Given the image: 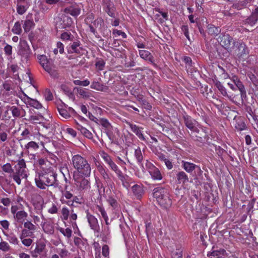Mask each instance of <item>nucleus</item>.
Returning a JSON list of instances; mask_svg holds the SVG:
<instances>
[{
	"label": "nucleus",
	"instance_id": "18",
	"mask_svg": "<svg viewBox=\"0 0 258 258\" xmlns=\"http://www.w3.org/2000/svg\"><path fill=\"white\" fill-rule=\"evenodd\" d=\"M33 126L31 125L25 124V128L21 132V136L22 140H31L33 136Z\"/></svg>",
	"mask_w": 258,
	"mask_h": 258
},
{
	"label": "nucleus",
	"instance_id": "37",
	"mask_svg": "<svg viewBox=\"0 0 258 258\" xmlns=\"http://www.w3.org/2000/svg\"><path fill=\"white\" fill-rule=\"evenodd\" d=\"M5 235L7 237V240L11 244L15 245H18L19 241L16 235L13 233H11L10 234H6Z\"/></svg>",
	"mask_w": 258,
	"mask_h": 258
},
{
	"label": "nucleus",
	"instance_id": "15",
	"mask_svg": "<svg viewBox=\"0 0 258 258\" xmlns=\"http://www.w3.org/2000/svg\"><path fill=\"white\" fill-rule=\"evenodd\" d=\"M61 202L62 204H66L71 208L75 207L76 206L75 204H82L83 203V199L80 196H74L72 200H64L63 199L61 200Z\"/></svg>",
	"mask_w": 258,
	"mask_h": 258
},
{
	"label": "nucleus",
	"instance_id": "49",
	"mask_svg": "<svg viewBox=\"0 0 258 258\" xmlns=\"http://www.w3.org/2000/svg\"><path fill=\"white\" fill-rule=\"evenodd\" d=\"M97 123L101 125L104 127L106 128H109L110 126V124L108 120L104 118L97 119Z\"/></svg>",
	"mask_w": 258,
	"mask_h": 258
},
{
	"label": "nucleus",
	"instance_id": "41",
	"mask_svg": "<svg viewBox=\"0 0 258 258\" xmlns=\"http://www.w3.org/2000/svg\"><path fill=\"white\" fill-rule=\"evenodd\" d=\"M12 31L15 34L20 35L21 34L22 29L21 28V23L20 21H17L15 22L12 29Z\"/></svg>",
	"mask_w": 258,
	"mask_h": 258
},
{
	"label": "nucleus",
	"instance_id": "29",
	"mask_svg": "<svg viewBox=\"0 0 258 258\" xmlns=\"http://www.w3.org/2000/svg\"><path fill=\"white\" fill-rule=\"evenodd\" d=\"M139 54L141 57L151 62H153L154 58L151 53L146 50H139Z\"/></svg>",
	"mask_w": 258,
	"mask_h": 258
},
{
	"label": "nucleus",
	"instance_id": "34",
	"mask_svg": "<svg viewBox=\"0 0 258 258\" xmlns=\"http://www.w3.org/2000/svg\"><path fill=\"white\" fill-rule=\"evenodd\" d=\"M76 128L78 131H79L81 132V133L86 138H88V139H91L92 138V133L89 130H88L85 127H83L81 125L77 124L76 126Z\"/></svg>",
	"mask_w": 258,
	"mask_h": 258
},
{
	"label": "nucleus",
	"instance_id": "42",
	"mask_svg": "<svg viewBox=\"0 0 258 258\" xmlns=\"http://www.w3.org/2000/svg\"><path fill=\"white\" fill-rule=\"evenodd\" d=\"M67 189L68 186L66 185L64 187V190L61 191L62 197L61 198L60 200L61 199L65 200L64 198H66V199L68 200H72L73 197V195L70 191L67 190Z\"/></svg>",
	"mask_w": 258,
	"mask_h": 258
},
{
	"label": "nucleus",
	"instance_id": "50",
	"mask_svg": "<svg viewBox=\"0 0 258 258\" xmlns=\"http://www.w3.org/2000/svg\"><path fill=\"white\" fill-rule=\"evenodd\" d=\"M43 118L42 115H30L28 119L33 123H40V120Z\"/></svg>",
	"mask_w": 258,
	"mask_h": 258
},
{
	"label": "nucleus",
	"instance_id": "17",
	"mask_svg": "<svg viewBox=\"0 0 258 258\" xmlns=\"http://www.w3.org/2000/svg\"><path fill=\"white\" fill-rule=\"evenodd\" d=\"M258 21V7L252 12L251 15L245 20V24L251 26L254 25Z\"/></svg>",
	"mask_w": 258,
	"mask_h": 258
},
{
	"label": "nucleus",
	"instance_id": "6",
	"mask_svg": "<svg viewBox=\"0 0 258 258\" xmlns=\"http://www.w3.org/2000/svg\"><path fill=\"white\" fill-rule=\"evenodd\" d=\"M229 52L239 58L246 55L248 53V49L245 44L238 41H233V45Z\"/></svg>",
	"mask_w": 258,
	"mask_h": 258
},
{
	"label": "nucleus",
	"instance_id": "23",
	"mask_svg": "<svg viewBox=\"0 0 258 258\" xmlns=\"http://www.w3.org/2000/svg\"><path fill=\"white\" fill-rule=\"evenodd\" d=\"M97 169L101 174L102 177L104 180L105 182L107 184H110L111 178L108 174V170L105 169L103 166H99L97 167Z\"/></svg>",
	"mask_w": 258,
	"mask_h": 258
},
{
	"label": "nucleus",
	"instance_id": "31",
	"mask_svg": "<svg viewBox=\"0 0 258 258\" xmlns=\"http://www.w3.org/2000/svg\"><path fill=\"white\" fill-rule=\"evenodd\" d=\"M152 178L154 180H160L162 179V175L160 170L156 167L149 172Z\"/></svg>",
	"mask_w": 258,
	"mask_h": 258
},
{
	"label": "nucleus",
	"instance_id": "51",
	"mask_svg": "<svg viewBox=\"0 0 258 258\" xmlns=\"http://www.w3.org/2000/svg\"><path fill=\"white\" fill-rule=\"evenodd\" d=\"M215 86L223 96H226L227 95L226 89L219 81H217L215 83Z\"/></svg>",
	"mask_w": 258,
	"mask_h": 258
},
{
	"label": "nucleus",
	"instance_id": "35",
	"mask_svg": "<svg viewBox=\"0 0 258 258\" xmlns=\"http://www.w3.org/2000/svg\"><path fill=\"white\" fill-rule=\"evenodd\" d=\"M117 176L121 180L123 186L127 188L130 186V184L128 181L129 177L126 175L123 174L122 171L117 174Z\"/></svg>",
	"mask_w": 258,
	"mask_h": 258
},
{
	"label": "nucleus",
	"instance_id": "12",
	"mask_svg": "<svg viewBox=\"0 0 258 258\" xmlns=\"http://www.w3.org/2000/svg\"><path fill=\"white\" fill-rule=\"evenodd\" d=\"M86 218L91 229L95 231L98 232L99 225L97 219L88 211L86 212Z\"/></svg>",
	"mask_w": 258,
	"mask_h": 258
},
{
	"label": "nucleus",
	"instance_id": "44",
	"mask_svg": "<svg viewBox=\"0 0 258 258\" xmlns=\"http://www.w3.org/2000/svg\"><path fill=\"white\" fill-rule=\"evenodd\" d=\"M100 155L101 158L103 159L104 162L108 165L112 162L113 161L111 158V157L104 151H101L100 153Z\"/></svg>",
	"mask_w": 258,
	"mask_h": 258
},
{
	"label": "nucleus",
	"instance_id": "63",
	"mask_svg": "<svg viewBox=\"0 0 258 258\" xmlns=\"http://www.w3.org/2000/svg\"><path fill=\"white\" fill-rule=\"evenodd\" d=\"M172 258H182V250L180 248L176 249L173 251Z\"/></svg>",
	"mask_w": 258,
	"mask_h": 258
},
{
	"label": "nucleus",
	"instance_id": "57",
	"mask_svg": "<svg viewBox=\"0 0 258 258\" xmlns=\"http://www.w3.org/2000/svg\"><path fill=\"white\" fill-rule=\"evenodd\" d=\"M73 83L76 85L82 86L84 87L88 86L90 84V81L87 79L84 81L76 80L73 81Z\"/></svg>",
	"mask_w": 258,
	"mask_h": 258
},
{
	"label": "nucleus",
	"instance_id": "47",
	"mask_svg": "<svg viewBox=\"0 0 258 258\" xmlns=\"http://www.w3.org/2000/svg\"><path fill=\"white\" fill-rule=\"evenodd\" d=\"M60 38L63 41H72L73 40L74 36L70 32H65L61 34Z\"/></svg>",
	"mask_w": 258,
	"mask_h": 258
},
{
	"label": "nucleus",
	"instance_id": "58",
	"mask_svg": "<svg viewBox=\"0 0 258 258\" xmlns=\"http://www.w3.org/2000/svg\"><path fill=\"white\" fill-rule=\"evenodd\" d=\"M58 110L60 115L64 118L67 119L70 117L69 112L66 109L63 108H58Z\"/></svg>",
	"mask_w": 258,
	"mask_h": 258
},
{
	"label": "nucleus",
	"instance_id": "30",
	"mask_svg": "<svg viewBox=\"0 0 258 258\" xmlns=\"http://www.w3.org/2000/svg\"><path fill=\"white\" fill-rule=\"evenodd\" d=\"M80 43L79 42H74L72 44H70L68 47V52L69 53H79L80 48L79 47Z\"/></svg>",
	"mask_w": 258,
	"mask_h": 258
},
{
	"label": "nucleus",
	"instance_id": "4",
	"mask_svg": "<svg viewBox=\"0 0 258 258\" xmlns=\"http://www.w3.org/2000/svg\"><path fill=\"white\" fill-rule=\"evenodd\" d=\"M13 174L11 176L14 180L18 184L21 183V180L26 178L28 176V170L25 161L23 159H19L14 166Z\"/></svg>",
	"mask_w": 258,
	"mask_h": 258
},
{
	"label": "nucleus",
	"instance_id": "26",
	"mask_svg": "<svg viewBox=\"0 0 258 258\" xmlns=\"http://www.w3.org/2000/svg\"><path fill=\"white\" fill-rule=\"evenodd\" d=\"M176 178L179 184H185L189 181V178L187 174L181 171L176 174Z\"/></svg>",
	"mask_w": 258,
	"mask_h": 258
},
{
	"label": "nucleus",
	"instance_id": "53",
	"mask_svg": "<svg viewBox=\"0 0 258 258\" xmlns=\"http://www.w3.org/2000/svg\"><path fill=\"white\" fill-rule=\"evenodd\" d=\"M2 168L3 171L6 173L11 174L13 173L14 171V169H13L11 164L9 163L4 164L2 167Z\"/></svg>",
	"mask_w": 258,
	"mask_h": 258
},
{
	"label": "nucleus",
	"instance_id": "46",
	"mask_svg": "<svg viewBox=\"0 0 258 258\" xmlns=\"http://www.w3.org/2000/svg\"><path fill=\"white\" fill-rule=\"evenodd\" d=\"M35 209L36 210V213L40 216L41 218L44 221H48L44 216L42 213V205H35Z\"/></svg>",
	"mask_w": 258,
	"mask_h": 258
},
{
	"label": "nucleus",
	"instance_id": "20",
	"mask_svg": "<svg viewBox=\"0 0 258 258\" xmlns=\"http://www.w3.org/2000/svg\"><path fill=\"white\" fill-rule=\"evenodd\" d=\"M208 257H217L218 258H226L228 256V253L224 249H220L219 250H212L208 252L207 253Z\"/></svg>",
	"mask_w": 258,
	"mask_h": 258
},
{
	"label": "nucleus",
	"instance_id": "61",
	"mask_svg": "<svg viewBox=\"0 0 258 258\" xmlns=\"http://www.w3.org/2000/svg\"><path fill=\"white\" fill-rule=\"evenodd\" d=\"M108 166L116 173V175L121 172L117 165L113 161L111 162L110 164L108 165Z\"/></svg>",
	"mask_w": 258,
	"mask_h": 258
},
{
	"label": "nucleus",
	"instance_id": "32",
	"mask_svg": "<svg viewBox=\"0 0 258 258\" xmlns=\"http://www.w3.org/2000/svg\"><path fill=\"white\" fill-rule=\"evenodd\" d=\"M208 34L214 36L218 35L221 32V29L219 27H215L212 24H209L207 26Z\"/></svg>",
	"mask_w": 258,
	"mask_h": 258
},
{
	"label": "nucleus",
	"instance_id": "10",
	"mask_svg": "<svg viewBox=\"0 0 258 258\" xmlns=\"http://www.w3.org/2000/svg\"><path fill=\"white\" fill-rule=\"evenodd\" d=\"M218 41L220 42V44L226 48L228 51L231 50L232 46H231V43L233 41L232 37H231L229 34H222L220 35L218 39Z\"/></svg>",
	"mask_w": 258,
	"mask_h": 258
},
{
	"label": "nucleus",
	"instance_id": "3",
	"mask_svg": "<svg viewBox=\"0 0 258 258\" xmlns=\"http://www.w3.org/2000/svg\"><path fill=\"white\" fill-rule=\"evenodd\" d=\"M153 197L163 208L168 209L171 207L172 201L167 189L162 187L155 188L153 190Z\"/></svg>",
	"mask_w": 258,
	"mask_h": 258
},
{
	"label": "nucleus",
	"instance_id": "11",
	"mask_svg": "<svg viewBox=\"0 0 258 258\" xmlns=\"http://www.w3.org/2000/svg\"><path fill=\"white\" fill-rule=\"evenodd\" d=\"M183 119L184 123L188 128L194 133H199V130L197 128L198 122L195 119L187 115H184Z\"/></svg>",
	"mask_w": 258,
	"mask_h": 258
},
{
	"label": "nucleus",
	"instance_id": "25",
	"mask_svg": "<svg viewBox=\"0 0 258 258\" xmlns=\"http://www.w3.org/2000/svg\"><path fill=\"white\" fill-rule=\"evenodd\" d=\"M45 249V244L40 243L37 245L35 249L31 252V255L34 258H37Z\"/></svg>",
	"mask_w": 258,
	"mask_h": 258
},
{
	"label": "nucleus",
	"instance_id": "45",
	"mask_svg": "<svg viewBox=\"0 0 258 258\" xmlns=\"http://www.w3.org/2000/svg\"><path fill=\"white\" fill-rule=\"evenodd\" d=\"M59 52L60 54H62L64 52V45L60 41H58L56 43V48H55L53 49V53L55 54H57L58 52Z\"/></svg>",
	"mask_w": 258,
	"mask_h": 258
},
{
	"label": "nucleus",
	"instance_id": "48",
	"mask_svg": "<svg viewBox=\"0 0 258 258\" xmlns=\"http://www.w3.org/2000/svg\"><path fill=\"white\" fill-rule=\"evenodd\" d=\"M0 250L4 252H8L11 250V246L7 242L2 241L0 242Z\"/></svg>",
	"mask_w": 258,
	"mask_h": 258
},
{
	"label": "nucleus",
	"instance_id": "8",
	"mask_svg": "<svg viewBox=\"0 0 258 258\" xmlns=\"http://www.w3.org/2000/svg\"><path fill=\"white\" fill-rule=\"evenodd\" d=\"M181 167L186 172L191 174L194 172L196 174L201 175L203 172L199 165L188 161H182Z\"/></svg>",
	"mask_w": 258,
	"mask_h": 258
},
{
	"label": "nucleus",
	"instance_id": "64",
	"mask_svg": "<svg viewBox=\"0 0 258 258\" xmlns=\"http://www.w3.org/2000/svg\"><path fill=\"white\" fill-rule=\"evenodd\" d=\"M107 202L114 209H116L118 207V203L117 201L112 197H109Z\"/></svg>",
	"mask_w": 258,
	"mask_h": 258
},
{
	"label": "nucleus",
	"instance_id": "27",
	"mask_svg": "<svg viewBox=\"0 0 258 258\" xmlns=\"http://www.w3.org/2000/svg\"><path fill=\"white\" fill-rule=\"evenodd\" d=\"M135 156L137 160L139 165L141 166L142 170L144 171L145 169L142 163L143 160V156L140 148L138 147L135 151Z\"/></svg>",
	"mask_w": 258,
	"mask_h": 258
},
{
	"label": "nucleus",
	"instance_id": "22",
	"mask_svg": "<svg viewBox=\"0 0 258 258\" xmlns=\"http://www.w3.org/2000/svg\"><path fill=\"white\" fill-rule=\"evenodd\" d=\"M92 89L99 91L106 92L108 90V87L103 84L100 83L98 81H93L90 86Z\"/></svg>",
	"mask_w": 258,
	"mask_h": 258
},
{
	"label": "nucleus",
	"instance_id": "21",
	"mask_svg": "<svg viewBox=\"0 0 258 258\" xmlns=\"http://www.w3.org/2000/svg\"><path fill=\"white\" fill-rule=\"evenodd\" d=\"M10 110L14 117H23L26 115L25 110L22 107L13 106L10 108Z\"/></svg>",
	"mask_w": 258,
	"mask_h": 258
},
{
	"label": "nucleus",
	"instance_id": "2",
	"mask_svg": "<svg viewBox=\"0 0 258 258\" xmlns=\"http://www.w3.org/2000/svg\"><path fill=\"white\" fill-rule=\"evenodd\" d=\"M71 164L78 173L89 177L91 173V168L88 161L79 154L72 156Z\"/></svg>",
	"mask_w": 258,
	"mask_h": 258
},
{
	"label": "nucleus",
	"instance_id": "54",
	"mask_svg": "<svg viewBox=\"0 0 258 258\" xmlns=\"http://www.w3.org/2000/svg\"><path fill=\"white\" fill-rule=\"evenodd\" d=\"M78 94L83 98H87L90 97V93L84 88H77Z\"/></svg>",
	"mask_w": 258,
	"mask_h": 258
},
{
	"label": "nucleus",
	"instance_id": "39",
	"mask_svg": "<svg viewBox=\"0 0 258 258\" xmlns=\"http://www.w3.org/2000/svg\"><path fill=\"white\" fill-rule=\"evenodd\" d=\"M57 230H58L64 236L67 237L68 238H70L72 235V230L71 229L69 228H67L64 229L60 227H58L57 228Z\"/></svg>",
	"mask_w": 258,
	"mask_h": 258
},
{
	"label": "nucleus",
	"instance_id": "33",
	"mask_svg": "<svg viewBox=\"0 0 258 258\" xmlns=\"http://www.w3.org/2000/svg\"><path fill=\"white\" fill-rule=\"evenodd\" d=\"M39 148L38 143L34 141H30L25 145V149H26L28 152L30 151H35L37 150Z\"/></svg>",
	"mask_w": 258,
	"mask_h": 258
},
{
	"label": "nucleus",
	"instance_id": "40",
	"mask_svg": "<svg viewBox=\"0 0 258 258\" xmlns=\"http://www.w3.org/2000/svg\"><path fill=\"white\" fill-rule=\"evenodd\" d=\"M29 4L17 5V12L20 15H23L27 10Z\"/></svg>",
	"mask_w": 258,
	"mask_h": 258
},
{
	"label": "nucleus",
	"instance_id": "1",
	"mask_svg": "<svg viewBox=\"0 0 258 258\" xmlns=\"http://www.w3.org/2000/svg\"><path fill=\"white\" fill-rule=\"evenodd\" d=\"M57 174L52 166L47 168L43 167L42 170L36 173L35 181L36 186L42 189H45L46 186L54 185L57 181Z\"/></svg>",
	"mask_w": 258,
	"mask_h": 258
},
{
	"label": "nucleus",
	"instance_id": "55",
	"mask_svg": "<svg viewBox=\"0 0 258 258\" xmlns=\"http://www.w3.org/2000/svg\"><path fill=\"white\" fill-rule=\"evenodd\" d=\"M24 227L30 231H34L36 229V227L31 221H27L24 223Z\"/></svg>",
	"mask_w": 258,
	"mask_h": 258
},
{
	"label": "nucleus",
	"instance_id": "56",
	"mask_svg": "<svg viewBox=\"0 0 258 258\" xmlns=\"http://www.w3.org/2000/svg\"><path fill=\"white\" fill-rule=\"evenodd\" d=\"M19 238L21 241L22 243L26 247L30 246L33 242V240L31 238H27L23 237H22V236H20Z\"/></svg>",
	"mask_w": 258,
	"mask_h": 258
},
{
	"label": "nucleus",
	"instance_id": "38",
	"mask_svg": "<svg viewBox=\"0 0 258 258\" xmlns=\"http://www.w3.org/2000/svg\"><path fill=\"white\" fill-rule=\"evenodd\" d=\"M132 191L138 198L140 197L144 192L143 186L138 184H135L132 186Z\"/></svg>",
	"mask_w": 258,
	"mask_h": 258
},
{
	"label": "nucleus",
	"instance_id": "16",
	"mask_svg": "<svg viewBox=\"0 0 258 258\" xmlns=\"http://www.w3.org/2000/svg\"><path fill=\"white\" fill-rule=\"evenodd\" d=\"M34 23L32 14H28L26 18V20L23 24V28L25 32H28L34 26Z\"/></svg>",
	"mask_w": 258,
	"mask_h": 258
},
{
	"label": "nucleus",
	"instance_id": "62",
	"mask_svg": "<svg viewBox=\"0 0 258 258\" xmlns=\"http://www.w3.org/2000/svg\"><path fill=\"white\" fill-rule=\"evenodd\" d=\"M235 85L240 91L241 96H242L244 94H245L244 87L240 80L236 81V84H235Z\"/></svg>",
	"mask_w": 258,
	"mask_h": 258
},
{
	"label": "nucleus",
	"instance_id": "7",
	"mask_svg": "<svg viewBox=\"0 0 258 258\" xmlns=\"http://www.w3.org/2000/svg\"><path fill=\"white\" fill-rule=\"evenodd\" d=\"M83 175H80L79 173L74 174L73 176L75 184L79 191H85L90 187L89 181Z\"/></svg>",
	"mask_w": 258,
	"mask_h": 258
},
{
	"label": "nucleus",
	"instance_id": "60",
	"mask_svg": "<svg viewBox=\"0 0 258 258\" xmlns=\"http://www.w3.org/2000/svg\"><path fill=\"white\" fill-rule=\"evenodd\" d=\"M108 166L116 173V175L121 172L117 165L113 161L111 162L110 164L108 165Z\"/></svg>",
	"mask_w": 258,
	"mask_h": 258
},
{
	"label": "nucleus",
	"instance_id": "5",
	"mask_svg": "<svg viewBox=\"0 0 258 258\" xmlns=\"http://www.w3.org/2000/svg\"><path fill=\"white\" fill-rule=\"evenodd\" d=\"M37 58L40 65L45 71L53 77L57 76V73L51 60L48 59L45 55H38Z\"/></svg>",
	"mask_w": 258,
	"mask_h": 258
},
{
	"label": "nucleus",
	"instance_id": "24",
	"mask_svg": "<svg viewBox=\"0 0 258 258\" xmlns=\"http://www.w3.org/2000/svg\"><path fill=\"white\" fill-rule=\"evenodd\" d=\"M28 216V213L24 210H20L13 217L18 223H22L27 219Z\"/></svg>",
	"mask_w": 258,
	"mask_h": 258
},
{
	"label": "nucleus",
	"instance_id": "36",
	"mask_svg": "<svg viewBox=\"0 0 258 258\" xmlns=\"http://www.w3.org/2000/svg\"><path fill=\"white\" fill-rule=\"evenodd\" d=\"M96 208V209L100 213V214L104 220L106 224L109 225V218L104 208L100 205H97Z\"/></svg>",
	"mask_w": 258,
	"mask_h": 258
},
{
	"label": "nucleus",
	"instance_id": "19",
	"mask_svg": "<svg viewBox=\"0 0 258 258\" xmlns=\"http://www.w3.org/2000/svg\"><path fill=\"white\" fill-rule=\"evenodd\" d=\"M41 227L43 231L48 234L52 235L54 233V225L52 223L49 221H46L41 222Z\"/></svg>",
	"mask_w": 258,
	"mask_h": 258
},
{
	"label": "nucleus",
	"instance_id": "28",
	"mask_svg": "<svg viewBox=\"0 0 258 258\" xmlns=\"http://www.w3.org/2000/svg\"><path fill=\"white\" fill-rule=\"evenodd\" d=\"M64 12L66 14H70L72 16L77 17L80 14L81 10L79 8L70 6L65 8Z\"/></svg>",
	"mask_w": 258,
	"mask_h": 258
},
{
	"label": "nucleus",
	"instance_id": "13",
	"mask_svg": "<svg viewBox=\"0 0 258 258\" xmlns=\"http://www.w3.org/2000/svg\"><path fill=\"white\" fill-rule=\"evenodd\" d=\"M131 131L135 133L136 136L142 141H146V138L143 134V128L137 126L136 124L128 123Z\"/></svg>",
	"mask_w": 258,
	"mask_h": 258
},
{
	"label": "nucleus",
	"instance_id": "59",
	"mask_svg": "<svg viewBox=\"0 0 258 258\" xmlns=\"http://www.w3.org/2000/svg\"><path fill=\"white\" fill-rule=\"evenodd\" d=\"M104 24V21L101 18H97L93 23V25L96 28L101 29V26Z\"/></svg>",
	"mask_w": 258,
	"mask_h": 258
},
{
	"label": "nucleus",
	"instance_id": "14",
	"mask_svg": "<svg viewBox=\"0 0 258 258\" xmlns=\"http://www.w3.org/2000/svg\"><path fill=\"white\" fill-rule=\"evenodd\" d=\"M24 97L22 98V100L27 104L35 108L36 109H40L42 107L41 104L37 100L32 99L27 96L26 94L24 95Z\"/></svg>",
	"mask_w": 258,
	"mask_h": 258
},
{
	"label": "nucleus",
	"instance_id": "9",
	"mask_svg": "<svg viewBox=\"0 0 258 258\" xmlns=\"http://www.w3.org/2000/svg\"><path fill=\"white\" fill-rule=\"evenodd\" d=\"M18 54L27 59L31 53V49L28 43L24 40H20L18 46Z\"/></svg>",
	"mask_w": 258,
	"mask_h": 258
},
{
	"label": "nucleus",
	"instance_id": "43",
	"mask_svg": "<svg viewBox=\"0 0 258 258\" xmlns=\"http://www.w3.org/2000/svg\"><path fill=\"white\" fill-rule=\"evenodd\" d=\"M61 213L62 215L61 216V219L63 220H68L71 213V211L69 208L66 206L63 207L61 210Z\"/></svg>",
	"mask_w": 258,
	"mask_h": 258
},
{
	"label": "nucleus",
	"instance_id": "52",
	"mask_svg": "<svg viewBox=\"0 0 258 258\" xmlns=\"http://www.w3.org/2000/svg\"><path fill=\"white\" fill-rule=\"evenodd\" d=\"M37 163L41 166V170H42L43 167L47 168L49 166H52L49 161L43 158L39 159L37 161Z\"/></svg>",
	"mask_w": 258,
	"mask_h": 258
}]
</instances>
